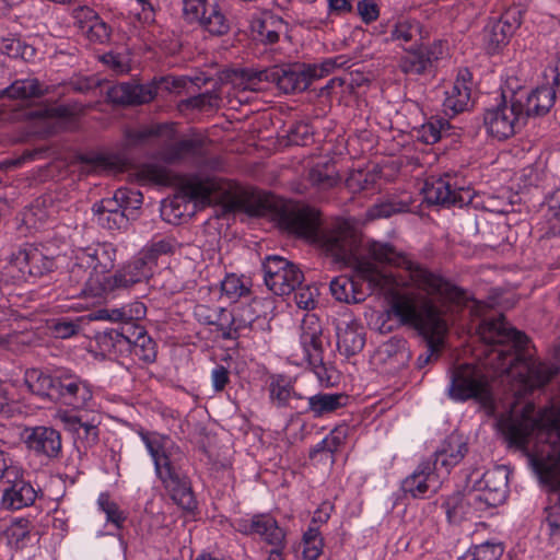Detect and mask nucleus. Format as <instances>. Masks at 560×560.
I'll list each match as a JSON object with an SVG mask.
<instances>
[{
    "label": "nucleus",
    "instance_id": "21",
    "mask_svg": "<svg viewBox=\"0 0 560 560\" xmlns=\"http://www.w3.org/2000/svg\"><path fill=\"white\" fill-rule=\"evenodd\" d=\"M58 418L65 430L73 436L74 445L80 453L86 454L98 444L100 421L94 417L85 419L69 411H61L58 413Z\"/></svg>",
    "mask_w": 560,
    "mask_h": 560
},
{
    "label": "nucleus",
    "instance_id": "19",
    "mask_svg": "<svg viewBox=\"0 0 560 560\" xmlns=\"http://www.w3.org/2000/svg\"><path fill=\"white\" fill-rule=\"evenodd\" d=\"M24 443L30 452L47 463L58 460L62 454L61 434L52 427L26 428Z\"/></svg>",
    "mask_w": 560,
    "mask_h": 560
},
{
    "label": "nucleus",
    "instance_id": "15",
    "mask_svg": "<svg viewBox=\"0 0 560 560\" xmlns=\"http://www.w3.org/2000/svg\"><path fill=\"white\" fill-rule=\"evenodd\" d=\"M262 271L266 285L277 295L292 293L304 280V275L296 265L277 255L265 259Z\"/></svg>",
    "mask_w": 560,
    "mask_h": 560
},
{
    "label": "nucleus",
    "instance_id": "4",
    "mask_svg": "<svg viewBox=\"0 0 560 560\" xmlns=\"http://www.w3.org/2000/svg\"><path fill=\"white\" fill-rule=\"evenodd\" d=\"M154 464L156 477L172 501L185 511H194L197 501L187 474V457L168 436L156 432L139 431Z\"/></svg>",
    "mask_w": 560,
    "mask_h": 560
},
{
    "label": "nucleus",
    "instance_id": "20",
    "mask_svg": "<svg viewBox=\"0 0 560 560\" xmlns=\"http://www.w3.org/2000/svg\"><path fill=\"white\" fill-rule=\"evenodd\" d=\"M234 527L245 536H259L261 540L270 546H279L285 542V532L269 513L241 517L235 521Z\"/></svg>",
    "mask_w": 560,
    "mask_h": 560
},
{
    "label": "nucleus",
    "instance_id": "55",
    "mask_svg": "<svg viewBox=\"0 0 560 560\" xmlns=\"http://www.w3.org/2000/svg\"><path fill=\"white\" fill-rule=\"evenodd\" d=\"M97 505L105 513L107 522L121 528L127 520V513L113 501L108 493H101L97 499Z\"/></svg>",
    "mask_w": 560,
    "mask_h": 560
},
{
    "label": "nucleus",
    "instance_id": "2",
    "mask_svg": "<svg viewBox=\"0 0 560 560\" xmlns=\"http://www.w3.org/2000/svg\"><path fill=\"white\" fill-rule=\"evenodd\" d=\"M482 341L491 347L493 369L515 382V393L525 394L545 386L557 374L556 366L533 359L527 336L510 326L501 314L486 318L479 325Z\"/></svg>",
    "mask_w": 560,
    "mask_h": 560
},
{
    "label": "nucleus",
    "instance_id": "37",
    "mask_svg": "<svg viewBox=\"0 0 560 560\" xmlns=\"http://www.w3.org/2000/svg\"><path fill=\"white\" fill-rule=\"evenodd\" d=\"M222 189V180L218 177H200L194 176L187 179L182 187L185 196L191 200L197 201H210V197L213 192Z\"/></svg>",
    "mask_w": 560,
    "mask_h": 560
},
{
    "label": "nucleus",
    "instance_id": "27",
    "mask_svg": "<svg viewBox=\"0 0 560 560\" xmlns=\"http://www.w3.org/2000/svg\"><path fill=\"white\" fill-rule=\"evenodd\" d=\"M337 348L349 358L359 353L365 345L364 328L352 316L343 317L336 324Z\"/></svg>",
    "mask_w": 560,
    "mask_h": 560
},
{
    "label": "nucleus",
    "instance_id": "61",
    "mask_svg": "<svg viewBox=\"0 0 560 560\" xmlns=\"http://www.w3.org/2000/svg\"><path fill=\"white\" fill-rule=\"evenodd\" d=\"M22 468L16 464L9 454L0 451V481H14L22 476Z\"/></svg>",
    "mask_w": 560,
    "mask_h": 560
},
{
    "label": "nucleus",
    "instance_id": "30",
    "mask_svg": "<svg viewBox=\"0 0 560 560\" xmlns=\"http://www.w3.org/2000/svg\"><path fill=\"white\" fill-rule=\"evenodd\" d=\"M264 319L256 313L250 304L237 306L229 312V319L224 325L222 338L234 340L249 336L250 331Z\"/></svg>",
    "mask_w": 560,
    "mask_h": 560
},
{
    "label": "nucleus",
    "instance_id": "3",
    "mask_svg": "<svg viewBox=\"0 0 560 560\" xmlns=\"http://www.w3.org/2000/svg\"><path fill=\"white\" fill-rule=\"evenodd\" d=\"M275 220L289 234L318 244L337 262L347 264L354 255L357 242L353 233L346 228L322 231L320 213L315 208L283 203L276 212Z\"/></svg>",
    "mask_w": 560,
    "mask_h": 560
},
{
    "label": "nucleus",
    "instance_id": "38",
    "mask_svg": "<svg viewBox=\"0 0 560 560\" xmlns=\"http://www.w3.org/2000/svg\"><path fill=\"white\" fill-rule=\"evenodd\" d=\"M43 94L40 82L36 78L19 79L0 90V98L25 101Z\"/></svg>",
    "mask_w": 560,
    "mask_h": 560
},
{
    "label": "nucleus",
    "instance_id": "7",
    "mask_svg": "<svg viewBox=\"0 0 560 560\" xmlns=\"http://www.w3.org/2000/svg\"><path fill=\"white\" fill-rule=\"evenodd\" d=\"M492 377L485 366L463 363L451 372V383L447 394L454 401L476 400L485 407L493 402L491 386Z\"/></svg>",
    "mask_w": 560,
    "mask_h": 560
},
{
    "label": "nucleus",
    "instance_id": "31",
    "mask_svg": "<svg viewBox=\"0 0 560 560\" xmlns=\"http://www.w3.org/2000/svg\"><path fill=\"white\" fill-rule=\"evenodd\" d=\"M156 88L150 84L119 83L108 90V97L115 104L140 105L151 102Z\"/></svg>",
    "mask_w": 560,
    "mask_h": 560
},
{
    "label": "nucleus",
    "instance_id": "46",
    "mask_svg": "<svg viewBox=\"0 0 560 560\" xmlns=\"http://www.w3.org/2000/svg\"><path fill=\"white\" fill-rule=\"evenodd\" d=\"M196 319L208 326H217L218 330L223 334L224 325L229 319V311L224 307H210L205 304H198L194 308Z\"/></svg>",
    "mask_w": 560,
    "mask_h": 560
},
{
    "label": "nucleus",
    "instance_id": "25",
    "mask_svg": "<svg viewBox=\"0 0 560 560\" xmlns=\"http://www.w3.org/2000/svg\"><path fill=\"white\" fill-rule=\"evenodd\" d=\"M73 24L91 43L105 44L110 38V26L92 8L83 5L73 9Z\"/></svg>",
    "mask_w": 560,
    "mask_h": 560
},
{
    "label": "nucleus",
    "instance_id": "48",
    "mask_svg": "<svg viewBox=\"0 0 560 560\" xmlns=\"http://www.w3.org/2000/svg\"><path fill=\"white\" fill-rule=\"evenodd\" d=\"M420 32V23L416 19L398 16L393 24L386 42L409 43L416 33Z\"/></svg>",
    "mask_w": 560,
    "mask_h": 560
},
{
    "label": "nucleus",
    "instance_id": "32",
    "mask_svg": "<svg viewBox=\"0 0 560 560\" xmlns=\"http://www.w3.org/2000/svg\"><path fill=\"white\" fill-rule=\"evenodd\" d=\"M348 401L349 396L343 393H318L306 397L299 413H311L317 419L346 407Z\"/></svg>",
    "mask_w": 560,
    "mask_h": 560
},
{
    "label": "nucleus",
    "instance_id": "8",
    "mask_svg": "<svg viewBox=\"0 0 560 560\" xmlns=\"http://www.w3.org/2000/svg\"><path fill=\"white\" fill-rule=\"evenodd\" d=\"M300 330L303 360L312 369L322 386H334L337 378L336 371L324 364L325 340L319 318L315 314H306L302 319Z\"/></svg>",
    "mask_w": 560,
    "mask_h": 560
},
{
    "label": "nucleus",
    "instance_id": "57",
    "mask_svg": "<svg viewBox=\"0 0 560 560\" xmlns=\"http://www.w3.org/2000/svg\"><path fill=\"white\" fill-rule=\"evenodd\" d=\"M502 555L503 547L501 544L485 542L475 546L472 550L460 558H465V560H499Z\"/></svg>",
    "mask_w": 560,
    "mask_h": 560
},
{
    "label": "nucleus",
    "instance_id": "53",
    "mask_svg": "<svg viewBox=\"0 0 560 560\" xmlns=\"http://www.w3.org/2000/svg\"><path fill=\"white\" fill-rule=\"evenodd\" d=\"M28 260L31 265L28 270L30 277H40L55 268L54 258L45 255L38 247L32 245H28Z\"/></svg>",
    "mask_w": 560,
    "mask_h": 560
},
{
    "label": "nucleus",
    "instance_id": "1",
    "mask_svg": "<svg viewBox=\"0 0 560 560\" xmlns=\"http://www.w3.org/2000/svg\"><path fill=\"white\" fill-rule=\"evenodd\" d=\"M509 446L522 451L539 480L560 492V409L515 401L498 418Z\"/></svg>",
    "mask_w": 560,
    "mask_h": 560
},
{
    "label": "nucleus",
    "instance_id": "35",
    "mask_svg": "<svg viewBox=\"0 0 560 560\" xmlns=\"http://www.w3.org/2000/svg\"><path fill=\"white\" fill-rule=\"evenodd\" d=\"M9 487L3 490L1 503L5 509L20 510L32 505L36 498L37 491L30 481L23 479V475L19 476L14 481L7 482Z\"/></svg>",
    "mask_w": 560,
    "mask_h": 560
},
{
    "label": "nucleus",
    "instance_id": "62",
    "mask_svg": "<svg viewBox=\"0 0 560 560\" xmlns=\"http://www.w3.org/2000/svg\"><path fill=\"white\" fill-rule=\"evenodd\" d=\"M10 269H16L18 275L14 276L19 280H26L28 276V270L31 268L28 260V245L20 248L16 253L12 254L10 259Z\"/></svg>",
    "mask_w": 560,
    "mask_h": 560
},
{
    "label": "nucleus",
    "instance_id": "28",
    "mask_svg": "<svg viewBox=\"0 0 560 560\" xmlns=\"http://www.w3.org/2000/svg\"><path fill=\"white\" fill-rule=\"evenodd\" d=\"M443 52L441 42L410 50L400 59V70L406 74H423L430 71L433 63L442 58Z\"/></svg>",
    "mask_w": 560,
    "mask_h": 560
},
{
    "label": "nucleus",
    "instance_id": "47",
    "mask_svg": "<svg viewBox=\"0 0 560 560\" xmlns=\"http://www.w3.org/2000/svg\"><path fill=\"white\" fill-rule=\"evenodd\" d=\"M442 506L450 523L462 522L474 510L472 504L468 503V493L466 495L454 493L446 498Z\"/></svg>",
    "mask_w": 560,
    "mask_h": 560
},
{
    "label": "nucleus",
    "instance_id": "6",
    "mask_svg": "<svg viewBox=\"0 0 560 560\" xmlns=\"http://www.w3.org/2000/svg\"><path fill=\"white\" fill-rule=\"evenodd\" d=\"M390 313L401 324L412 325L425 339L428 350L417 359V366L424 368L443 347L447 332L443 312L429 300H423L417 307L412 296L398 295L392 303Z\"/></svg>",
    "mask_w": 560,
    "mask_h": 560
},
{
    "label": "nucleus",
    "instance_id": "16",
    "mask_svg": "<svg viewBox=\"0 0 560 560\" xmlns=\"http://www.w3.org/2000/svg\"><path fill=\"white\" fill-rule=\"evenodd\" d=\"M50 398L73 409H83L92 400L93 392L88 381L70 370L57 369Z\"/></svg>",
    "mask_w": 560,
    "mask_h": 560
},
{
    "label": "nucleus",
    "instance_id": "36",
    "mask_svg": "<svg viewBox=\"0 0 560 560\" xmlns=\"http://www.w3.org/2000/svg\"><path fill=\"white\" fill-rule=\"evenodd\" d=\"M438 477L439 472L433 469L431 460H424L410 476L404 479L401 489L412 498H423L431 485L436 482Z\"/></svg>",
    "mask_w": 560,
    "mask_h": 560
},
{
    "label": "nucleus",
    "instance_id": "51",
    "mask_svg": "<svg viewBox=\"0 0 560 560\" xmlns=\"http://www.w3.org/2000/svg\"><path fill=\"white\" fill-rule=\"evenodd\" d=\"M303 558L306 560H317L323 553L324 538L318 526H308L303 534Z\"/></svg>",
    "mask_w": 560,
    "mask_h": 560
},
{
    "label": "nucleus",
    "instance_id": "5",
    "mask_svg": "<svg viewBox=\"0 0 560 560\" xmlns=\"http://www.w3.org/2000/svg\"><path fill=\"white\" fill-rule=\"evenodd\" d=\"M369 253L380 262L393 265L405 270L409 279V285L423 293V296L419 299L413 293H396L393 295L390 304L398 295L412 296L417 307H420L423 300H429L436 305L434 301L441 304H458L465 299V292L441 272L408 259L387 243L373 242L370 245Z\"/></svg>",
    "mask_w": 560,
    "mask_h": 560
},
{
    "label": "nucleus",
    "instance_id": "39",
    "mask_svg": "<svg viewBox=\"0 0 560 560\" xmlns=\"http://www.w3.org/2000/svg\"><path fill=\"white\" fill-rule=\"evenodd\" d=\"M127 343L131 347L132 353L145 363H152L156 359V345L147 334L144 328H136L132 335L126 334Z\"/></svg>",
    "mask_w": 560,
    "mask_h": 560
},
{
    "label": "nucleus",
    "instance_id": "26",
    "mask_svg": "<svg viewBox=\"0 0 560 560\" xmlns=\"http://www.w3.org/2000/svg\"><path fill=\"white\" fill-rule=\"evenodd\" d=\"M468 452V445L464 436L459 433H451L434 452L432 463L433 469L439 475L441 472L448 475L451 469L458 465Z\"/></svg>",
    "mask_w": 560,
    "mask_h": 560
},
{
    "label": "nucleus",
    "instance_id": "22",
    "mask_svg": "<svg viewBox=\"0 0 560 560\" xmlns=\"http://www.w3.org/2000/svg\"><path fill=\"white\" fill-rule=\"evenodd\" d=\"M205 140L201 138H189L177 141L165 147L159 153L161 160L166 163H176L185 158L201 159L205 167L220 171L223 162L219 156L207 158V149Z\"/></svg>",
    "mask_w": 560,
    "mask_h": 560
},
{
    "label": "nucleus",
    "instance_id": "29",
    "mask_svg": "<svg viewBox=\"0 0 560 560\" xmlns=\"http://www.w3.org/2000/svg\"><path fill=\"white\" fill-rule=\"evenodd\" d=\"M270 402L277 408H290L298 413L304 405L306 396L298 393L292 378L285 375H272L268 384Z\"/></svg>",
    "mask_w": 560,
    "mask_h": 560
},
{
    "label": "nucleus",
    "instance_id": "41",
    "mask_svg": "<svg viewBox=\"0 0 560 560\" xmlns=\"http://www.w3.org/2000/svg\"><path fill=\"white\" fill-rule=\"evenodd\" d=\"M330 293L339 302L360 303L364 300V293L358 290L355 282L346 277L339 276L330 281Z\"/></svg>",
    "mask_w": 560,
    "mask_h": 560
},
{
    "label": "nucleus",
    "instance_id": "23",
    "mask_svg": "<svg viewBox=\"0 0 560 560\" xmlns=\"http://www.w3.org/2000/svg\"><path fill=\"white\" fill-rule=\"evenodd\" d=\"M268 74L269 82L285 94L302 92L315 80L312 68L306 63L275 66L269 68Z\"/></svg>",
    "mask_w": 560,
    "mask_h": 560
},
{
    "label": "nucleus",
    "instance_id": "11",
    "mask_svg": "<svg viewBox=\"0 0 560 560\" xmlns=\"http://www.w3.org/2000/svg\"><path fill=\"white\" fill-rule=\"evenodd\" d=\"M117 249L108 242L92 244L75 252L74 264L70 269V279L82 288L86 280L108 277L116 260ZM79 292L78 294L80 293Z\"/></svg>",
    "mask_w": 560,
    "mask_h": 560
},
{
    "label": "nucleus",
    "instance_id": "45",
    "mask_svg": "<svg viewBox=\"0 0 560 560\" xmlns=\"http://www.w3.org/2000/svg\"><path fill=\"white\" fill-rule=\"evenodd\" d=\"M451 125L442 117H431L417 130V139L425 144H434L450 135Z\"/></svg>",
    "mask_w": 560,
    "mask_h": 560
},
{
    "label": "nucleus",
    "instance_id": "9",
    "mask_svg": "<svg viewBox=\"0 0 560 560\" xmlns=\"http://www.w3.org/2000/svg\"><path fill=\"white\" fill-rule=\"evenodd\" d=\"M143 195L140 190L118 188L113 197L103 198L93 205L98 225L109 231L126 229L135 211L140 209Z\"/></svg>",
    "mask_w": 560,
    "mask_h": 560
},
{
    "label": "nucleus",
    "instance_id": "40",
    "mask_svg": "<svg viewBox=\"0 0 560 560\" xmlns=\"http://www.w3.org/2000/svg\"><path fill=\"white\" fill-rule=\"evenodd\" d=\"M307 178L311 185L318 190H328L340 180L336 165L330 162L314 165L310 170Z\"/></svg>",
    "mask_w": 560,
    "mask_h": 560
},
{
    "label": "nucleus",
    "instance_id": "12",
    "mask_svg": "<svg viewBox=\"0 0 560 560\" xmlns=\"http://www.w3.org/2000/svg\"><path fill=\"white\" fill-rule=\"evenodd\" d=\"M510 470L505 466H497L487 470L468 492V503L475 512H483L489 508L502 504L509 493Z\"/></svg>",
    "mask_w": 560,
    "mask_h": 560
},
{
    "label": "nucleus",
    "instance_id": "33",
    "mask_svg": "<svg viewBox=\"0 0 560 560\" xmlns=\"http://www.w3.org/2000/svg\"><path fill=\"white\" fill-rule=\"evenodd\" d=\"M284 28L285 23L282 18L268 11L255 14L250 20L254 38L265 44L277 43Z\"/></svg>",
    "mask_w": 560,
    "mask_h": 560
},
{
    "label": "nucleus",
    "instance_id": "52",
    "mask_svg": "<svg viewBox=\"0 0 560 560\" xmlns=\"http://www.w3.org/2000/svg\"><path fill=\"white\" fill-rule=\"evenodd\" d=\"M269 69L256 70L252 68L242 69L236 72L238 80L237 85L242 86L243 90L248 91H260L262 90L261 83L269 82Z\"/></svg>",
    "mask_w": 560,
    "mask_h": 560
},
{
    "label": "nucleus",
    "instance_id": "49",
    "mask_svg": "<svg viewBox=\"0 0 560 560\" xmlns=\"http://www.w3.org/2000/svg\"><path fill=\"white\" fill-rule=\"evenodd\" d=\"M165 132H170L172 135L174 132L173 125L164 124L152 127H142L139 129H130L126 132V140L128 145L136 147L145 143L153 137L162 136Z\"/></svg>",
    "mask_w": 560,
    "mask_h": 560
},
{
    "label": "nucleus",
    "instance_id": "13",
    "mask_svg": "<svg viewBox=\"0 0 560 560\" xmlns=\"http://www.w3.org/2000/svg\"><path fill=\"white\" fill-rule=\"evenodd\" d=\"M183 18L189 24H197L213 36H223L231 30V23L219 0H182Z\"/></svg>",
    "mask_w": 560,
    "mask_h": 560
},
{
    "label": "nucleus",
    "instance_id": "58",
    "mask_svg": "<svg viewBox=\"0 0 560 560\" xmlns=\"http://www.w3.org/2000/svg\"><path fill=\"white\" fill-rule=\"evenodd\" d=\"M81 112L77 105L62 104L39 109L36 114L43 118L66 121L72 119Z\"/></svg>",
    "mask_w": 560,
    "mask_h": 560
},
{
    "label": "nucleus",
    "instance_id": "59",
    "mask_svg": "<svg viewBox=\"0 0 560 560\" xmlns=\"http://www.w3.org/2000/svg\"><path fill=\"white\" fill-rule=\"evenodd\" d=\"M350 59L347 56L340 55L324 59L320 63L310 65L312 68L313 77L320 79L337 68H342L349 63Z\"/></svg>",
    "mask_w": 560,
    "mask_h": 560
},
{
    "label": "nucleus",
    "instance_id": "14",
    "mask_svg": "<svg viewBox=\"0 0 560 560\" xmlns=\"http://www.w3.org/2000/svg\"><path fill=\"white\" fill-rule=\"evenodd\" d=\"M521 108H523L521 102L516 101L513 94L509 101L503 94L501 103L487 108L483 114V126L487 133L498 140L512 137L524 119Z\"/></svg>",
    "mask_w": 560,
    "mask_h": 560
},
{
    "label": "nucleus",
    "instance_id": "10",
    "mask_svg": "<svg viewBox=\"0 0 560 560\" xmlns=\"http://www.w3.org/2000/svg\"><path fill=\"white\" fill-rule=\"evenodd\" d=\"M153 270L138 254L124 264L109 277H97L86 280L80 290V295L88 298H101L116 290L129 289L132 285L147 281Z\"/></svg>",
    "mask_w": 560,
    "mask_h": 560
},
{
    "label": "nucleus",
    "instance_id": "24",
    "mask_svg": "<svg viewBox=\"0 0 560 560\" xmlns=\"http://www.w3.org/2000/svg\"><path fill=\"white\" fill-rule=\"evenodd\" d=\"M558 93L557 84L552 80L551 83L541 84L530 91L520 90L512 94L516 101L521 102L523 107L521 112L525 118L544 116L549 113L555 105Z\"/></svg>",
    "mask_w": 560,
    "mask_h": 560
},
{
    "label": "nucleus",
    "instance_id": "34",
    "mask_svg": "<svg viewBox=\"0 0 560 560\" xmlns=\"http://www.w3.org/2000/svg\"><path fill=\"white\" fill-rule=\"evenodd\" d=\"M469 80L470 73L467 70L460 71L452 88L445 92L443 106L446 114L456 115L468 109L471 98Z\"/></svg>",
    "mask_w": 560,
    "mask_h": 560
},
{
    "label": "nucleus",
    "instance_id": "17",
    "mask_svg": "<svg viewBox=\"0 0 560 560\" xmlns=\"http://www.w3.org/2000/svg\"><path fill=\"white\" fill-rule=\"evenodd\" d=\"M422 191L428 203L444 207H463L469 203L472 197L470 189L458 186L456 176L450 174L428 178Z\"/></svg>",
    "mask_w": 560,
    "mask_h": 560
},
{
    "label": "nucleus",
    "instance_id": "60",
    "mask_svg": "<svg viewBox=\"0 0 560 560\" xmlns=\"http://www.w3.org/2000/svg\"><path fill=\"white\" fill-rule=\"evenodd\" d=\"M221 291L231 301H236L247 294L249 290L240 277L228 275L221 282Z\"/></svg>",
    "mask_w": 560,
    "mask_h": 560
},
{
    "label": "nucleus",
    "instance_id": "43",
    "mask_svg": "<svg viewBox=\"0 0 560 560\" xmlns=\"http://www.w3.org/2000/svg\"><path fill=\"white\" fill-rule=\"evenodd\" d=\"M33 524L28 518L19 517L11 522L4 532L9 546L23 549L31 541Z\"/></svg>",
    "mask_w": 560,
    "mask_h": 560
},
{
    "label": "nucleus",
    "instance_id": "50",
    "mask_svg": "<svg viewBox=\"0 0 560 560\" xmlns=\"http://www.w3.org/2000/svg\"><path fill=\"white\" fill-rule=\"evenodd\" d=\"M408 210V202L396 199H386L369 208L366 217L370 220L386 219L397 213L407 212Z\"/></svg>",
    "mask_w": 560,
    "mask_h": 560
},
{
    "label": "nucleus",
    "instance_id": "56",
    "mask_svg": "<svg viewBox=\"0 0 560 560\" xmlns=\"http://www.w3.org/2000/svg\"><path fill=\"white\" fill-rule=\"evenodd\" d=\"M548 236L560 235V188L551 192L548 198V210L546 213Z\"/></svg>",
    "mask_w": 560,
    "mask_h": 560
},
{
    "label": "nucleus",
    "instance_id": "18",
    "mask_svg": "<svg viewBox=\"0 0 560 560\" xmlns=\"http://www.w3.org/2000/svg\"><path fill=\"white\" fill-rule=\"evenodd\" d=\"M525 10L520 4L509 7L499 18H492L483 28L482 39L489 52L506 45L521 26Z\"/></svg>",
    "mask_w": 560,
    "mask_h": 560
},
{
    "label": "nucleus",
    "instance_id": "44",
    "mask_svg": "<svg viewBox=\"0 0 560 560\" xmlns=\"http://www.w3.org/2000/svg\"><path fill=\"white\" fill-rule=\"evenodd\" d=\"M24 380L31 392L50 398L56 380V370L48 374L39 369H28L25 372Z\"/></svg>",
    "mask_w": 560,
    "mask_h": 560
},
{
    "label": "nucleus",
    "instance_id": "42",
    "mask_svg": "<svg viewBox=\"0 0 560 560\" xmlns=\"http://www.w3.org/2000/svg\"><path fill=\"white\" fill-rule=\"evenodd\" d=\"M176 242L174 237H153L138 255L148 262V266L153 270L156 266L158 258L162 255L172 254L175 249Z\"/></svg>",
    "mask_w": 560,
    "mask_h": 560
},
{
    "label": "nucleus",
    "instance_id": "63",
    "mask_svg": "<svg viewBox=\"0 0 560 560\" xmlns=\"http://www.w3.org/2000/svg\"><path fill=\"white\" fill-rule=\"evenodd\" d=\"M349 433V427L341 424L336 427L327 436L324 444L328 445V454L330 455L331 462H334V454L339 447L346 442Z\"/></svg>",
    "mask_w": 560,
    "mask_h": 560
},
{
    "label": "nucleus",
    "instance_id": "54",
    "mask_svg": "<svg viewBox=\"0 0 560 560\" xmlns=\"http://www.w3.org/2000/svg\"><path fill=\"white\" fill-rule=\"evenodd\" d=\"M138 177L144 183H151L156 185H168L172 180L171 172L162 165L148 163L139 167Z\"/></svg>",
    "mask_w": 560,
    "mask_h": 560
},
{
    "label": "nucleus",
    "instance_id": "64",
    "mask_svg": "<svg viewBox=\"0 0 560 560\" xmlns=\"http://www.w3.org/2000/svg\"><path fill=\"white\" fill-rule=\"evenodd\" d=\"M364 278L378 289H386L390 284L397 283L396 277L393 273H386L376 270L375 268H366L364 270Z\"/></svg>",
    "mask_w": 560,
    "mask_h": 560
}]
</instances>
